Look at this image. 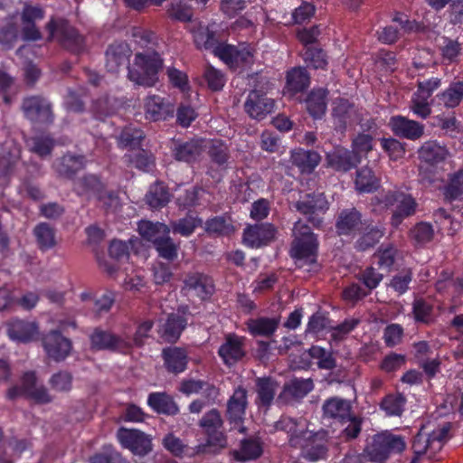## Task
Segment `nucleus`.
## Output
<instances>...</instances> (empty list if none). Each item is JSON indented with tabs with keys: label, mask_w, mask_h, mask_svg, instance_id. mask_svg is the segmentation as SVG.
Returning <instances> with one entry per match:
<instances>
[{
	"label": "nucleus",
	"mask_w": 463,
	"mask_h": 463,
	"mask_svg": "<svg viewBox=\"0 0 463 463\" xmlns=\"http://www.w3.org/2000/svg\"><path fill=\"white\" fill-rule=\"evenodd\" d=\"M194 43L200 49L215 52L222 43L219 41L217 33L208 27L199 30L194 35Z\"/></svg>",
	"instance_id": "nucleus-54"
},
{
	"label": "nucleus",
	"mask_w": 463,
	"mask_h": 463,
	"mask_svg": "<svg viewBox=\"0 0 463 463\" xmlns=\"http://www.w3.org/2000/svg\"><path fill=\"white\" fill-rule=\"evenodd\" d=\"M144 131L139 128H125L118 137V144L123 148L136 149L142 146Z\"/></svg>",
	"instance_id": "nucleus-56"
},
{
	"label": "nucleus",
	"mask_w": 463,
	"mask_h": 463,
	"mask_svg": "<svg viewBox=\"0 0 463 463\" xmlns=\"http://www.w3.org/2000/svg\"><path fill=\"white\" fill-rule=\"evenodd\" d=\"M382 203L386 208L395 206L390 219V223L394 229H398L405 219L413 216L418 208L415 198L401 190L388 191L383 195Z\"/></svg>",
	"instance_id": "nucleus-8"
},
{
	"label": "nucleus",
	"mask_w": 463,
	"mask_h": 463,
	"mask_svg": "<svg viewBox=\"0 0 463 463\" xmlns=\"http://www.w3.org/2000/svg\"><path fill=\"white\" fill-rule=\"evenodd\" d=\"M322 410L324 419H330L341 424L346 423L352 414L350 402L339 397L326 399L323 404Z\"/></svg>",
	"instance_id": "nucleus-33"
},
{
	"label": "nucleus",
	"mask_w": 463,
	"mask_h": 463,
	"mask_svg": "<svg viewBox=\"0 0 463 463\" xmlns=\"http://www.w3.org/2000/svg\"><path fill=\"white\" fill-rule=\"evenodd\" d=\"M279 323L280 318L279 317H259L256 318L248 319L245 325L250 335L254 337H270L278 330Z\"/></svg>",
	"instance_id": "nucleus-35"
},
{
	"label": "nucleus",
	"mask_w": 463,
	"mask_h": 463,
	"mask_svg": "<svg viewBox=\"0 0 463 463\" xmlns=\"http://www.w3.org/2000/svg\"><path fill=\"white\" fill-rule=\"evenodd\" d=\"M217 353L225 365L236 364L246 355L245 337L235 333L226 334Z\"/></svg>",
	"instance_id": "nucleus-17"
},
{
	"label": "nucleus",
	"mask_w": 463,
	"mask_h": 463,
	"mask_svg": "<svg viewBox=\"0 0 463 463\" xmlns=\"http://www.w3.org/2000/svg\"><path fill=\"white\" fill-rule=\"evenodd\" d=\"M38 248L42 251L52 249L56 245L55 231L47 222L38 223L33 231Z\"/></svg>",
	"instance_id": "nucleus-46"
},
{
	"label": "nucleus",
	"mask_w": 463,
	"mask_h": 463,
	"mask_svg": "<svg viewBox=\"0 0 463 463\" xmlns=\"http://www.w3.org/2000/svg\"><path fill=\"white\" fill-rule=\"evenodd\" d=\"M203 77L212 91L222 90L226 82L225 75L212 65L205 67Z\"/></svg>",
	"instance_id": "nucleus-63"
},
{
	"label": "nucleus",
	"mask_w": 463,
	"mask_h": 463,
	"mask_svg": "<svg viewBox=\"0 0 463 463\" xmlns=\"http://www.w3.org/2000/svg\"><path fill=\"white\" fill-rule=\"evenodd\" d=\"M166 14L171 19L182 23L191 22L194 16L193 8L181 0L171 2L168 5Z\"/></svg>",
	"instance_id": "nucleus-57"
},
{
	"label": "nucleus",
	"mask_w": 463,
	"mask_h": 463,
	"mask_svg": "<svg viewBox=\"0 0 463 463\" xmlns=\"http://www.w3.org/2000/svg\"><path fill=\"white\" fill-rule=\"evenodd\" d=\"M208 156L212 163L218 166H223L230 158L227 144L221 139H213L207 149Z\"/></svg>",
	"instance_id": "nucleus-52"
},
{
	"label": "nucleus",
	"mask_w": 463,
	"mask_h": 463,
	"mask_svg": "<svg viewBox=\"0 0 463 463\" xmlns=\"http://www.w3.org/2000/svg\"><path fill=\"white\" fill-rule=\"evenodd\" d=\"M433 306L423 298L412 302V315L416 323L429 325L431 322Z\"/></svg>",
	"instance_id": "nucleus-61"
},
{
	"label": "nucleus",
	"mask_w": 463,
	"mask_h": 463,
	"mask_svg": "<svg viewBox=\"0 0 463 463\" xmlns=\"http://www.w3.org/2000/svg\"><path fill=\"white\" fill-rule=\"evenodd\" d=\"M278 381L271 376L257 377L255 379L256 399L255 404L259 409H269L274 402Z\"/></svg>",
	"instance_id": "nucleus-30"
},
{
	"label": "nucleus",
	"mask_w": 463,
	"mask_h": 463,
	"mask_svg": "<svg viewBox=\"0 0 463 463\" xmlns=\"http://www.w3.org/2000/svg\"><path fill=\"white\" fill-rule=\"evenodd\" d=\"M288 445L295 449H299L300 458L308 462L326 460L328 458L329 439L326 431L313 432L303 430L300 436L288 439Z\"/></svg>",
	"instance_id": "nucleus-5"
},
{
	"label": "nucleus",
	"mask_w": 463,
	"mask_h": 463,
	"mask_svg": "<svg viewBox=\"0 0 463 463\" xmlns=\"http://www.w3.org/2000/svg\"><path fill=\"white\" fill-rule=\"evenodd\" d=\"M6 332L9 338L14 341L29 343L37 338L39 326L36 322L14 318L7 323Z\"/></svg>",
	"instance_id": "nucleus-29"
},
{
	"label": "nucleus",
	"mask_w": 463,
	"mask_h": 463,
	"mask_svg": "<svg viewBox=\"0 0 463 463\" xmlns=\"http://www.w3.org/2000/svg\"><path fill=\"white\" fill-rule=\"evenodd\" d=\"M137 231L140 236L153 244L163 235L170 233V227L163 222H153L147 220H142L138 222Z\"/></svg>",
	"instance_id": "nucleus-43"
},
{
	"label": "nucleus",
	"mask_w": 463,
	"mask_h": 463,
	"mask_svg": "<svg viewBox=\"0 0 463 463\" xmlns=\"http://www.w3.org/2000/svg\"><path fill=\"white\" fill-rule=\"evenodd\" d=\"M400 252L392 243L382 244L374 252L373 258L378 268L386 272H391L397 262Z\"/></svg>",
	"instance_id": "nucleus-42"
},
{
	"label": "nucleus",
	"mask_w": 463,
	"mask_h": 463,
	"mask_svg": "<svg viewBox=\"0 0 463 463\" xmlns=\"http://www.w3.org/2000/svg\"><path fill=\"white\" fill-rule=\"evenodd\" d=\"M329 91L326 88H313L307 95V111L314 119H321L326 112Z\"/></svg>",
	"instance_id": "nucleus-34"
},
{
	"label": "nucleus",
	"mask_w": 463,
	"mask_h": 463,
	"mask_svg": "<svg viewBox=\"0 0 463 463\" xmlns=\"http://www.w3.org/2000/svg\"><path fill=\"white\" fill-rule=\"evenodd\" d=\"M410 237L414 240L417 244H426L431 241L434 237L433 227L430 222H420L411 229Z\"/></svg>",
	"instance_id": "nucleus-62"
},
{
	"label": "nucleus",
	"mask_w": 463,
	"mask_h": 463,
	"mask_svg": "<svg viewBox=\"0 0 463 463\" xmlns=\"http://www.w3.org/2000/svg\"><path fill=\"white\" fill-rule=\"evenodd\" d=\"M406 449V441L402 435L384 431L375 434L372 443L366 447L364 452L368 460L375 463H385L392 454L402 453Z\"/></svg>",
	"instance_id": "nucleus-6"
},
{
	"label": "nucleus",
	"mask_w": 463,
	"mask_h": 463,
	"mask_svg": "<svg viewBox=\"0 0 463 463\" xmlns=\"http://www.w3.org/2000/svg\"><path fill=\"white\" fill-rule=\"evenodd\" d=\"M132 55L130 45L126 42H115L106 50V69L110 73H117L122 68L132 69L129 59Z\"/></svg>",
	"instance_id": "nucleus-21"
},
{
	"label": "nucleus",
	"mask_w": 463,
	"mask_h": 463,
	"mask_svg": "<svg viewBox=\"0 0 463 463\" xmlns=\"http://www.w3.org/2000/svg\"><path fill=\"white\" fill-rule=\"evenodd\" d=\"M86 165L87 158L84 155L67 152L55 160L52 167L59 176L68 180H74L77 174L83 170Z\"/></svg>",
	"instance_id": "nucleus-26"
},
{
	"label": "nucleus",
	"mask_w": 463,
	"mask_h": 463,
	"mask_svg": "<svg viewBox=\"0 0 463 463\" xmlns=\"http://www.w3.org/2000/svg\"><path fill=\"white\" fill-rule=\"evenodd\" d=\"M412 279V269L411 268H404L392 278L389 286L399 296H402L410 289Z\"/></svg>",
	"instance_id": "nucleus-59"
},
{
	"label": "nucleus",
	"mask_w": 463,
	"mask_h": 463,
	"mask_svg": "<svg viewBox=\"0 0 463 463\" xmlns=\"http://www.w3.org/2000/svg\"><path fill=\"white\" fill-rule=\"evenodd\" d=\"M42 341L47 355L55 362L65 360L72 348L71 339L63 336L60 330H51Z\"/></svg>",
	"instance_id": "nucleus-22"
},
{
	"label": "nucleus",
	"mask_w": 463,
	"mask_h": 463,
	"mask_svg": "<svg viewBox=\"0 0 463 463\" xmlns=\"http://www.w3.org/2000/svg\"><path fill=\"white\" fill-rule=\"evenodd\" d=\"M361 156L343 146H335L326 153V164L336 172L346 173L361 163Z\"/></svg>",
	"instance_id": "nucleus-25"
},
{
	"label": "nucleus",
	"mask_w": 463,
	"mask_h": 463,
	"mask_svg": "<svg viewBox=\"0 0 463 463\" xmlns=\"http://www.w3.org/2000/svg\"><path fill=\"white\" fill-rule=\"evenodd\" d=\"M353 105L347 99H340L333 108L332 117L336 130L345 131L351 118Z\"/></svg>",
	"instance_id": "nucleus-50"
},
{
	"label": "nucleus",
	"mask_w": 463,
	"mask_h": 463,
	"mask_svg": "<svg viewBox=\"0 0 463 463\" xmlns=\"http://www.w3.org/2000/svg\"><path fill=\"white\" fill-rule=\"evenodd\" d=\"M153 245L159 257L168 261H174L177 259L179 245L173 241L169 234L163 235Z\"/></svg>",
	"instance_id": "nucleus-55"
},
{
	"label": "nucleus",
	"mask_w": 463,
	"mask_h": 463,
	"mask_svg": "<svg viewBox=\"0 0 463 463\" xmlns=\"http://www.w3.org/2000/svg\"><path fill=\"white\" fill-rule=\"evenodd\" d=\"M147 405L158 414L175 416L179 413V407L174 398L165 392L149 393Z\"/></svg>",
	"instance_id": "nucleus-36"
},
{
	"label": "nucleus",
	"mask_w": 463,
	"mask_h": 463,
	"mask_svg": "<svg viewBox=\"0 0 463 463\" xmlns=\"http://www.w3.org/2000/svg\"><path fill=\"white\" fill-rule=\"evenodd\" d=\"M117 438L123 448L135 455L145 456L152 449L151 439L138 430L121 427L117 431Z\"/></svg>",
	"instance_id": "nucleus-15"
},
{
	"label": "nucleus",
	"mask_w": 463,
	"mask_h": 463,
	"mask_svg": "<svg viewBox=\"0 0 463 463\" xmlns=\"http://www.w3.org/2000/svg\"><path fill=\"white\" fill-rule=\"evenodd\" d=\"M164 60L156 51L137 52L134 67L129 69L128 77L137 85L154 87L158 81V73L163 69Z\"/></svg>",
	"instance_id": "nucleus-4"
},
{
	"label": "nucleus",
	"mask_w": 463,
	"mask_h": 463,
	"mask_svg": "<svg viewBox=\"0 0 463 463\" xmlns=\"http://www.w3.org/2000/svg\"><path fill=\"white\" fill-rule=\"evenodd\" d=\"M329 204L323 193L306 194L296 203V209L298 213L307 216V222L314 228H320L323 225L322 215L328 210Z\"/></svg>",
	"instance_id": "nucleus-9"
},
{
	"label": "nucleus",
	"mask_w": 463,
	"mask_h": 463,
	"mask_svg": "<svg viewBox=\"0 0 463 463\" xmlns=\"http://www.w3.org/2000/svg\"><path fill=\"white\" fill-rule=\"evenodd\" d=\"M183 284L182 290L193 294L201 301L210 300L215 292V284L213 278L203 272H188L183 280Z\"/></svg>",
	"instance_id": "nucleus-12"
},
{
	"label": "nucleus",
	"mask_w": 463,
	"mask_h": 463,
	"mask_svg": "<svg viewBox=\"0 0 463 463\" xmlns=\"http://www.w3.org/2000/svg\"><path fill=\"white\" fill-rule=\"evenodd\" d=\"M309 85L310 74L306 68L298 66L287 71L285 88L290 95L305 91Z\"/></svg>",
	"instance_id": "nucleus-37"
},
{
	"label": "nucleus",
	"mask_w": 463,
	"mask_h": 463,
	"mask_svg": "<svg viewBox=\"0 0 463 463\" xmlns=\"http://www.w3.org/2000/svg\"><path fill=\"white\" fill-rule=\"evenodd\" d=\"M45 16V11L40 5H24L21 13L22 35L24 40L36 42L43 39V35L36 23Z\"/></svg>",
	"instance_id": "nucleus-16"
},
{
	"label": "nucleus",
	"mask_w": 463,
	"mask_h": 463,
	"mask_svg": "<svg viewBox=\"0 0 463 463\" xmlns=\"http://www.w3.org/2000/svg\"><path fill=\"white\" fill-rule=\"evenodd\" d=\"M264 451V443L258 436H250L241 440L238 449L232 451L233 458L238 462L254 461L260 458Z\"/></svg>",
	"instance_id": "nucleus-31"
},
{
	"label": "nucleus",
	"mask_w": 463,
	"mask_h": 463,
	"mask_svg": "<svg viewBox=\"0 0 463 463\" xmlns=\"http://www.w3.org/2000/svg\"><path fill=\"white\" fill-rule=\"evenodd\" d=\"M463 194V168L451 174L445 187V195L450 200H457Z\"/></svg>",
	"instance_id": "nucleus-64"
},
{
	"label": "nucleus",
	"mask_w": 463,
	"mask_h": 463,
	"mask_svg": "<svg viewBox=\"0 0 463 463\" xmlns=\"http://www.w3.org/2000/svg\"><path fill=\"white\" fill-rule=\"evenodd\" d=\"M448 156V150L436 140H429L422 144L418 150L419 158L430 165H436L443 162Z\"/></svg>",
	"instance_id": "nucleus-41"
},
{
	"label": "nucleus",
	"mask_w": 463,
	"mask_h": 463,
	"mask_svg": "<svg viewBox=\"0 0 463 463\" xmlns=\"http://www.w3.org/2000/svg\"><path fill=\"white\" fill-rule=\"evenodd\" d=\"M162 359L165 370L173 374L184 372L189 362L188 353L183 347L168 346L162 350Z\"/></svg>",
	"instance_id": "nucleus-32"
},
{
	"label": "nucleus",
	"mask_w": 463,
	"mask_h": 463,
	"mask_svg": "<svg viewBox=\"0 0 463 463\" xmlns=\"http://www.w3.org/2000/svg\"><path fill=\"white\" fill-rule=\"evenodd\" d=\"M320 155L314 150L296 149L291 154V162L302 174H310L319 165Z\"/></svg>",
	"instance_id": "nucleus-39"
},
{
	"label": "nucleus",
	"mask_w": 463,
	"mask_h": 463,
	"mask_svg": "<svg viewBox=\"0 0 463 463\" xmlns=\"http://www.w3.org/2000/svg\"><path fill=\"white\" fill-rule=\"evenodd\" d=\"M90 349L95 352L108 351L127 354L133 345L128 336L118 335L111 330L96 326L89 335Z\"/></svg>",
	"instance_id": "nucleus-7"
},
{
	"label": "nucleus",
	"mask_w": 463,
	"mask_h": 463,
	"mask_svg": "<svg viewBox=\"0 0 463 463\" xmlns=\"http://www.w3.org/2000/svg\"><path fill=\"white\" fill-rule=\"evenodd\" d=\"M307 354L312 359L317 361V365L321 370H333L336 366V360L332 352L319 345H312L307 350Z\"/></svg>",
	"instance_id": "nucleus-53"
},
{
	"label": "nucleus",
	"mask_w": 463,
	"mask_h": 463,
	"mask_svg": "<svg viewBox=\"0 0 463 463\" xmlns=\"http://www.w3.org/2000/svg\"><path fill=\"white\" fill-rule=\"evenodd\" d=\"M365 219L355 207L343 209L337 215L335 227L337 235L355 237L361 231Z\"/></svg>",
	"instance_id": "nucleus-23"
},
{
	"label": "nucleus",
	"mask_w": 463,
	"mask_h": 463,
	"mask_svg": "<svg viewBox=\"0 0 463 463\" xmlns=\"http://www.w3.org/2000/svg\"><path fill=\"white\" fill-rule=\"evenodd\" d=\"M203 151V139L174 140L171 147L172 156L175 161L193 164L196 162Z\"/></svg>",
	"instance_id": "nucleus-24"
},
{
	"label": "nucleus",
	"mask_w": 463,
	"mask_h": 463,
	"mask_svg": "<svg viewBox=\"0 0 463 463\" xmlns=\"http://www.w3.org/2000/svg\"><path fill=\"white\" fill-rule=\"evenodd\" d=\"M45 30L48 33L47 41L57 42L73 54H80L84 51L85 37L66 18L52 16L45 24Z\"/></svg>",
	"instance_id": "nucleus-3"
},
{
	"label": "nucleus",
	"mask_w": 463,
	"mask_h": 463,
	"mask_svg": "<svg viewBox=\"0 0 463 463\" xmlns=\"http://www.w3.org/2000/svg\"><path fill=\"white\" fill-rule=\"evenodd\" d=\"M407 399L402 392L386 394L379 403L380 409L389 417H400L402 415Z\"/></svg>",
	"instance_id": "nucleus-44"
},
{
	"label": "nucleus",
	"mask_w": 463,
	"mask_h": 463,
	"mask_svg": "<svg viewBox=\"0 0 463 463\" xmlns=\"http://www.w3.org/2000/svg\"><path fill=\"white\" fill-rule=\"evenodd\" d=\"M359 237L354 242V248L358 251H366L373 248L385 234V228L383 225L375 224L372 219H365Z\"/></svg>",
	"instance_id": "nucleus-28"
},
{
	"label": "nucleus",
	"mask_w": 463,
	"mask_h": 463,
	"mask_svg": "<svg viewBox=\"0 0 463 463\" xmlns=\"http://www.w3.org/2000/svg\"><path fill=\"white\" fill-rule=\"evenodd\" d=\"M304 60L308 67L315 70H325L328 64L326 52L323 49L314 46L306 48Z\"/></svg>",
	"instance_id": "nucleus-58"
},
{
	"label": "nucleus",
	"mask_w": 463,
	"mask_h": 463,
	"mask_svg": "<svg viewBox=\"0 0 463 463\" xmlns=\"http://www.w3.org/2000/svg\"><path fill=\"white\" fill-rule=\"evenodd\" d=\"M74 192L78 196L87 200H94L97 206L106 213L115 212L119 197L118 194L108 188L99 175L88 173L78 178L74 183Z\"/></svg>",
	"instance_id": "nucleus-2"
},
{
	"label": "nucleus",
	"mask_w": 463,
	"mask_h": 463,
	"mask_svg": "<svg viewBox=\"0 0 463 463\" xmlns=\"http://www.w3.org/2000/svg\"><path fill=\"white\" fill-rule=\"evenodd\" d=\"M292 237L288 255L294 263L298 268L316 264L319 250L317 234L308 224L298 220L293 225Z\"/></svg>",
	"instance_id": "nucleus-1"
},
{
	"label": "nucleus",
	"mask_w": 463,
	"mask_h": 463,
	"mask_svg": "<svg viewBox=\"0 0 463 463\" xmlns=\"http://www.w3.org/2000/svg\"><path fill=\"white\" fill-rule=\"evenodd\" d=\"M199 425L207 435V442L196 447V454L204 453L208 446L223 447L225 445L226 439L220 430L222 428L223 420L217 409H212L207 411L200 420Z\"/></svg>",
	"instance_id": "nucleus-10"
},
{
	"label": "nucleus",
	"mask_w": 463,
	"mask_h": 463,
	"mask_svg": "<svg viewBox=\"0 0 463 463\" xmlns=\"http://www.w3.org/2000/svg\"><path fill=\"white\" fill-rule=\"evenodd\" d=\"M146 199L151 208L160 209L170 201V193L163 183H156L150 186Z\"/></svg>",
	"instance_id": "nucleus-49"
},
{
	"label": "nucleus",
	"mask_w": 463,
	"mask_h": 463,
	"mask_svg": "<svg viewBox=\"0 0 463 463\" xmlns=\"http://www.w3.org/2000/svg\"><path fill=\"white\" fill-rule=\"evenodd\" d=\"M277 229L269 222L247 226L243 231L242 240L246 246L259 249L269 245L276 238Z\"/></svg>",
	"instance_id": "nucleus-19"
},
{
	"label": "nucleus",
	"mask_w": 463,
	"mask_h": 463,
	"mask_svg": "<svg viewBox=\"0 0 463 463\" xmlns=\"http://www.w3.org/2000/svg\"><path fill=\"white\" fill-rule=\"evenodd\" d=\"M22 110L24 117L33 122L51 125L54 120L51 103L40 95L26 97L23 99Z\"/></svg>",
	"instance_id": "nucleus-11"
},
{
	"label": "nucleus",
	"mask_w": 463,
	"mask_h": 463,
	"mask_svg": "<svg viewBox=\"0 0 463 463\" xmlns=\"http://www.w3.org/2000/svg\"><path fill=\"white\" fill-rule=\"evenodd\" d=\"M389 127L392 133L399 137L417 140L424 134V125L403 116H392Z\"/></svg>",
	"instance_id": "nucleus-27"
},
{
	"label": "nucleus",
	"mask_w": 463,
	"mask_h": 463,
	"mask_svg": "<svg viewBox=\"0 0 463 463\" xmlns=\"http://www.w3.org/2000/svg\"><path fill=\"white\" fill-rule=\"evenodd\" d=\"M274 108V99L269 98L265 92L258 90H250L244 102L245 112L250 118L259 121L271 114Z\"/></svg>",
	"instance_id": "nucleus-18"
},
{
	"label": "nucleus",
	"mask_w": 463,
	"mask_h": 463,
	"mask_svg": "<svg viewBox=\"0 0 463 463\" xmlns=\"http://www.w3.org/2000/svg\"><path fill=\"white\" fill-rule=\"evenodd\" d=\"M145 117L150 121H165L175 115V105L169 99L159 95H147L144 99Z\"/></svg>",
	"instance_id": "nucleus-20"
},
{
	"label": "nucleus",
	"mask_w": 463,
	"mask_h": 463,
	"mask_svg": "<svg viewBox=\"0 0 463 463\" xmlns=\"http://www.w3.org/2000/svg\"><path fill=\"white\" fill-rule=\"evenodd\" d=\"M354 184L360 193H373L379 187V182L370 167L364 166L356 171Z\"/></svg>",
	"instance_id": "nucleus-47"
},
{
	"label": "nucleus",
	"mask_w": 463,
	"mask_h": 463,
	"mask_svg": "<svg viewBox=\"0 0 463 463\" xmlns=\"http://www.w3.org/2000/svg\"><path fill=\"white\" fill-rule=\"evenodd\" d=\"M446 109H455L463 101V81L453 80L442 91L439 92L434 99Z\"/></svg>",
	"instance_id": "nucleus-38"
},
{
	"label": "nucleus",
	"mask_w": 463,
	"mask_h": 463,
	"mask_svg": "<svg viewBox=\"0 0 463 463\" xmlns=\"http://www.w3.org/2000/svg\"><path fill=\"white\" fill-rule=\"evenodd\" d=\"M314 389V383L311 378H292L288 383L283 386L279 398L288 396L293 400L299 401L306 397Z\"/></svg>",
	"instance_id": "nucleus-40"
},
{
	"label": "nucleus",
	"mask_w": 463,
	"mask_h": 463,
	"mask_svg": "<svg viewBox=\"0 0 463 463\" xmlns=\"http://www.w3.org/2000/svg\"><path fill=\"white\" fill-rule=\"evenodd\" d=\"M411 449L414 456L411 458V463H418L420 458L424 454L429 453V457H432L437 452L434 451V446L429 434L421 431L418 432L413 437Z\"/></svg>",
	"instance_id": "nucleus-48"
},
{
	"label": "nucleus",
	"mask_w": 463,
	"mask_h": 463,
	"mask_svg": "<svg viewBox=\"0 0 463 463\" xmlns=\"http://www.w3.org/2000/svg\"><path fill=\"white\" fill-rule=\"evenodd\" d=\"M204 230L210 235L223 237L232 235L234 232L235 228L231 217L219 215L207 219Z\"/></svg>",
	"instance_id": "nucleus-45"
},
{
	"label": "nucleus",
	"mask_w": 463,
	"mask_h": 463,
	"mask_svg": "<svg viewBox=\"0 0 463 463\" xmlns=\"http://www.w3.org/2000/svg\"><path fill=\"white\" fill-rule=\"evenodd\" d=\"M248 407V392L240 385L234 389L232 395L229 398L226 407V418L230 424L235 428L239 427V432L245 433L246 428L242 426Z\"/></svg>",
	"instance_id": "nucleus-13"
},
{
	"label": "nucleus",
	"mask_w": 463,
	"mask_h": 463,
	"mask_svg": "<svg viewBox=\"0 0 463 463\" xmlns=\"http://www.w3.org/2000/svg\"><path fill=\"white\" fill-rule=\"evenodd\" d=\"M31 142V151L40 157L50 156L55 146V140L50 135L33 137Z\"/></svg>",
	"instance_id": "nucleus-60"
},
{
	"label": "nucleus",
	"mask_w": 463,
	"mask_h": 463,
	"mask_svg": "<svg viewBox=\"0 0 463 463\" xmlns=\"http://www.w3.org/2000/svg\"><path fill=\"white\" fill-rule=\"evenodd\" d=\"M202 222V219L197 215L187 213L184 217L172 222L170 230L175 234L189 237Z\"/></svg>",
	"instance_id": "nucleus-51"
},
{
	"label": "nucleus",
	"mask_w": 463,
	"mask_h": 463,
	"mask_svg": "<svg viewBox=\"0 0 463 463\" xmlns=\"http://www.w3.org/2000/svg\"><path fill=\"white\" fill-rule=\"evenodd\" d=\"M190 314L187 305H181L177 307L176 312L168 314L160 331L161 336L165 342L175 344L179 340L188 325L187 316Z\"/></svg>",
	"instance_id": "nucleus-14"
}]
</instances>
